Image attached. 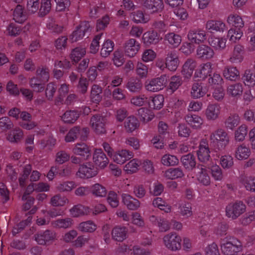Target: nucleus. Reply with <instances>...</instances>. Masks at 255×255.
Returning <instances> with one entry per match:
<instances>
[{
  "mask_svg": "<svg viewBox=\"0 0 255 255\" xmlns=\"http://www.w3.org/2000/svg\"><path fill=\"white\" fill-rule=\"evenodd\" d=\"M220 248L224 255H236L242 250L241 243L231 236H227L222 240Z\"/></svg>",
  "mask_w": 255,
  "mask_h": 255,
  "instance_id": "obj_1",
  "label": "nucleus"
},
{
  "mask_svg": "<svg viewBox=\"0 0 255 255\" xmlns=\"http://www.w3.org/2000/svg\"><path fill=\"white\" fill-rule=\"evenodd\" d=\"M37 78H33L30 81L31 87L36 92H41L44 90V84L47 82L49 78L48 69L42 67L37 70Z\"/></svg>",
  "mask_w": 255,
  "mask_h": 255,
  "instance_id": "obj_2",
  "label": "nucleus"
},
{
  "mask_svg": "<svg viewBox=\"0 0 255 255\" xmlns=\"http://www.w3.org/2000/svg\"><path fill=\"white\" fill-rule=\"evenodd\" d=\"M211 143L213 146L220 150L225 148L229 141V137L224 129L219 128L210 135Z\"/></svg>",
  "mask_w": 255,
  "mask_h": 255,
  "instance_id": "obj_3",
  "label": "nucleus"
},
{
  "mask_svg": "<svg viewBox=\"0 0 255 255\" xmlns=\"http://www.w3.org/2000/svg\"><path fill=\"white\" fill-rule=\"evenodd\" d=\"M168 77L165 75L147 80L145 83L146 90L151 92H157L163 90L167 85Z\"/></svg>",
  "mask_w": 255,
  "mask_h": 255,
  "instance_id": "obj_4",
  "label": "nucleus"
},
{
  "mask_svg": "<svg viewBox=\"0 0 255 255\" xmlns=\"http://www.w3.org/2000/svg\"><path fill=\"white\" fill-rule=\"evenodd\" d=\"M246 210V206L241 201L231 203L227 206L226 214L227 217L236 219L243 214Z\"/></svg>",
  "mask_w": 255,
  "mask_h": 255,
  "instance_id": "obj_5",
  "label": "nucleus"
},
{
  "mask_svg": "<svg viewBox=\"0 0 255 255\" xmlns=\"http://www.w3.org/2000/svg\"><path fill=\"white\" fill-rule=\"evenodd\" d=\"M164 246L169 250L177 251L181 248L182 239L176 233H170L165 235L163 239Z\"/></svg>",
  "mask_w": 255,
  "mask_h": 255,
  "instance_id": "obj_6",
  "label": "nucleus"
},
{
  "mask_svg": "<svg viewBox=\"0 0 255 255\" xmlns=\"http://www.w3.org/2000/svg\"><path fill=\"white\" fill-rule=\"evenodd\" d=\"M98 171L94 165L90 162L81 164L76 173V176L82 179H88L96 176Z\"/></svg>",
  "mask_w": 255,
  "mask_h": 255,
  "instance_id": "obj_7",
  "label": "nucleus"
},
{
  "mask_svg": "<svg viewBox=\"0 0 255 255\" xmlns=\"http://www.w3.org/2000/svg\"><path fill=\"white\" fill-rule=\"evenodd\" d=\"M90 25L88 22L84 21L77 26L75 29L69 36L71 42H75L82 39L86 33L90 31Z\"/></svg>",
  "mask_w": 255,
  "mask_h": 255,
  "instance_id": "obj_8",
  "label": "nucleus"
},
{
  "mask_svg": "<svg viewBox=\"0 0 255 255\" xmlns=\"http://www.w3.org/2000/svg\"><path fill=\"white\" fill-rule=\"evenodd\" d=\"M93 161L98 170L105 169L109 164V160L101 149H95L93 154Z\"/></svg>",
  "mask_w": 255,
  "mask_h": 255,
  "instance_id": "obj_9",
  "label": "nucleus"
},
{
  "mask_svg": "<svg viewBox=\"0 0 255 255\" xmlns=\"http://www.w3.org/2000/svg\"><path fill=\"white\" fill-rule=\"evenodd\" d=\"M221 107L217 103H209L204 111V116L208 121L217 120L221 115Z\"/></svg>",
  "mask_w": 255,
  "mask_h": 255,
  "instance_id": "obj_10",
  "label": "nucleus"
},
{
  "mask_svg": "<svg viewBox=\"0 0 255 255\" xmlns=\"http://www.w3.org/2000/svg\"><path fill=\"white\" fill-rule=\"evenodd\" d=\"M107 120L103 116L97 115L93 116L90 122V125L93 130L97 134L104 133L106 132L105 124Z\"/></svg>",
  "mask_w": 255,
  "mask_h": 255,
  "instance_id": "obj_11",
  "label": "nucleus"
},
{
  "mask_svg": "<svg viewBox=\"0 0 255 255\" xmlns=\"http://www.w3.org/2000/svg\"><path fill=\"white\" fill-rule=\"evenodd\" d=\"M140 48V44L134 38H129L125 43V53L128 57H134L139 51Z\"/></svg>",
  "mask_w": 255,
  "mask_h": 255,
  "instance_id": "obj_12",
  "label": "nucleus"
},
{
  "mask_svg": "<svg viewBox=\"0 0 255 255\" xmlns=\"http://www.w3.org/2000/svg\"><path fill=\"white\" fill-rule=\"evenodd\" d=\"M213 68V64L210 62L202 63L195 70L194 77L205 79L211 76Z\"/></svg>",
  "mask_w": 255,
  "mask_h": 255,
  "instance_id": "obj_13",
  "label": "nucleus"
},
{
  "mask_svg": "<svg viewBox=\"0 0 255 255\" xmlns=\"http://www.w3.org/2000/svg\"><path fill=\"white\" fill-rule=\"evenodd\" d=\"M195 178L199 183L208 186L210 184V177L206 168L204 166H198L195 169Z\"/></svg>",
  "mask_w": 255,
  "mask_h": 255,
  "instance_id": "obj_14",
  "label": "nucleus"
},
{
  "mask_svg": "<svg viewBox=\"0 0 255 255\" xmlns=\"http://www.w3.org/2000/svg\"><path fill=\"white\" fill-rule=\"evenodd\" d=\"M197 65V61L193 58H188L184 63L181 74L183 78L189 79L192 76L193 72L195 71V68Z\"/></svg>",
  "mask_w": 255,
  "mask_h": 255,
  "instance_id": "obj_15",
  "label": "nucleus"
},
{
  "mask_svg": "<svg viewBox=\"0 0 255 255\" xmlns=\"http://www.w3.org/2000/svg\"><path fill=\"white\" fill-rule=\"evenodd\" d=\"M197 155L198 160L202 162H206L210 158V150L209 148L207 141L203 139L201 141L199 149L197 151Z\"/></svg>",
  "mask_w": 255,
  "mask_h": 255,
  "instance_id": "obj_16",
  "label": "nucleus"
},
{
  "mask_svg": "<svg viewBox=\"0 0 255 255\" xmlns=\"http://www.w3.org/2000/svg\"><path fill=\"white\" fill-rule=\"evenodd\" d=\"M133 156L132 152L127 149H122L115 152L111 158L116 163L122 165Z\"/></svg>",
  "mask_w": 255,
  "mask_h": 255,
  "instance_id": "obj_17",
  "label": "nucleus"
},
{
  "mask_svg": "<svg viewBox=\"0 0 255 255\" xmlns=\"http://www.w3.org/2000/svg\"><path fill=\"white\" fill-rule=\"evenodd\" d=\"M187 38L188 40L192 43L200 44L206 39V33L202 29H192L189 31Z\"/></svg>",
  "mask_w": 255,
  "mask_h": 255,
  "instance_id": "obj_18",
  "label": "nucleus"
},
{
  "mask_svg": "<svg viewBox=\"0 0 255 255\" xmlns=\"http://www.w3.org/2000/svg\"><path fill=\"white\" fill-rule=\"evenodd\" d=\"M205 28L208 31L223 33L226 30L227 26L222 20L210 19L207 21Z\"/></svg>",
  "mask_w": 255,
  "mask_h": 255,
  "instance_id": "obj_19",
  "label": "nucleus"
},
{
  "mask_svg": "<svg viewBox=\"0 0 255 255\" xmlns=\"http://www.w3.org/2000/svg\"><path fill=\"white\" fill-rule=\"evenodd\" d=\"M74 154L80 156L84 159H87L91 156V150L88 145L84 142L77 143L72 149Z\"/></svg>",
  "mask_w": 255,
  "mask_h": 255,
  "instance_id": "obj_20",
  "label": "nucleus"
},
{
  "mask_svg": "<svg viewBox=\"0 0 255 255\" xmlns=\"http://www.w3.org/2000/svg\"><path fill=\"white\" fill-rule=\"evenodd\" d=\"M185 120L189 126L194 129L202 128L204 121L200 116L196 114H189L185 117Z\"/></svg>",
  "mask_w": 255,
  "mask_h": 255,
  "instance_id": "obj_21",
  "label": "nucleus"
},
{
  "mask_svg": "<svg viewBox=\"0 0 255 255\" xmlns=\"http://www.w3.org/2000/svg\"><path fill=\"white\" fill-rule=\"evenodd\" d=\"M208 89L203 83H195L193 84L190 94L193 99H200L204 97L208 92Z\"/></svg>",
  "mask_w": 255,
  "mask_h": 255,
  "instance_id": "obj_22",
  "label": "nucleus"
},
{
  "mask_svg": "<svg viewBox=\"0 0 255 255\" xmlns=\"http://www.w3.org/2000/svg\"><path fill=\"white\" fill-rule=\"evenodd\" d=\"M143 6L148 12H157L163 8L162 0H143Z\"/></svg>",
  "mask_w": 255,
  "mask_h": 255,
  "instance_id": "obj_23",
  "label": "nucleus"
},
{
  "mask_svg": "<svg viewBox=\"0 0 255 255\" xmlns=\"http://www.w3.org/2000/svg\"><path fill=\"white\" fill-rule=\"evenodd\" d=\"M159 34L154 31H149L145 32L142 37L143 44L147 46L157 44L160 40Z\"/></svg>",
  "mask_w": 255,
  "mask_h": 255,
  "instance_id": "obj_24",
  "label": "nucleus"
},
{
  "mask_svg": "<svg viewBox=\"0 0 255 255\" xmlns=\"http://www.w3.org/2000/svg\"><path fill=\"white\" fill-rule=\"evenodd\" d=\"M141 164L140 160L138 158H133L123 166V171L128 175L136 173L139 170Z\"/></svg>",
  "mask_w": 255,
  "mask_h": 255,
  "instance_id": "obj_25",
  "label": "nucleus"
},
{
  "mask_svg": "<svg viewBox=\"0 0 255 255\" xmlns=\"http://www.w3.org/2000/svg\"><path fill=\"white\" fill-rule=\"evenodd\" d=\"M197 57L203 60H209L214 56V50L206 45H200L196 50Z\"/></svg>",
  "mask_w": 255,
  "mask_h": 255,
  "instance_id": "obj_26",
  "label": "nucleus"
},
{
  "mask_svg": "<svg viewBox=\"0 0 255 255\" xmlns=\"http://www.w3.org/2000/svg\"><path fill=\"white\" fill-rule=\"evenodd\" d=\"M179 64L177 54L174 52H170L167 55L165 60L166 68L171 71H175Z\"/></svg>",
  "mask_w": 255,
  "mask_h": 255,
  "instance_id": "obj_27",
  "label": "nucleus"
},
{
  "mask_svg": "<svg viewBox=\"0 0 255 255\" xmlns=\"http://www.w3.org/2000/svg\"><path fill=\"white\" fill-rule=\"evenodd\" d=\"M209 44L216 50H223L226 46L227 39L224 37L212 36L208 39Z\"/></svg>",
  "mask_w": 255,
  "mask_h": 255,
  "instance_id": "obj_28",
  "label": "nucleus"
},
{
  "mask_svg": "<svg viewBox=\"0 0 255 255\" xmlns=\"http://www.w3.org/2000/svg\"><path fill=\"white\" fill-rule=\"evenodd\" d=\"M23 130L19 128H15L10 130L6 135V139L11 143H18L23 137Z\"/></svg>",
  "mask_w": 255,
  "mask_h": 255,
  "instance_id": "obj_29",
  "label": "nucleus"
},
{
  "mask_svg": "<svg viewBox=\"0 0 255 255\" xmlns=\"http://www.w3.org/2000/svg\"><path fill=\"white\" fill-rule=\"evenodd\" d=\"M149 220L151 224L157 226L161 232H166L170 229L168 222L163 218L152 215L149 217Z\"/></svg>",
  "mask_w": 255,
  "mask_h": 255,
  "instance_id": "obj_30",
  "label": "nucleus"
},
{
  "mask_svg": "<svg viewBox=\"0 0 255 255\" xmlns=\"http://www.w3.org/2000/svg\"><path fill=\"white\" fill-rule=\"evenodd\" d=\"M227 22L232 26L231 28H243L244 22L242 17L237 13H230L227 17Z\"/></svg>",
  "mask_w": 255,
  "mask_h": 255,
  "instance_id": "obj_31",
  "label": "nucleus"
},
{
  "mask_svg": "<svg viewBox=\"0 0 255 255\" xmlns=\"http://www.w3.org/2000/svg\"><path fill=\"white\" fill-rule=\"evenodd\" d=\"M63 214V211L59 210H53L50 211L49 213H45L43 211V214L44 215V218L39 217L36 220V223L38 225H44L48 224L50 222L51 218L56 217L58 216L62 215Z\"/></svg>",
  "mask_w": 255,
  "mask_h": 255,
  "instance_id": "obj_32",
  "label": "nucleus"
},
{
  "mask_svg": "<svg viewBox=\"0 0 255 255\" xmlns=\"http://www.w3.org/2000/svg\"><path fill=\"white\" fill-rule=\"evenodd\" d=\"M251 154V149L246 145L242 144L239 145L236 149L235 156L239 160L248 159Z\"/></svg>",
  "mask_w": 255,
  "mask_h": 255,
  "instance_id": "obj_33",
  "label": "nucleus"
},
{
  "mask_svg": "<svg viewBox=\"0 0 255 255\" xmlns=\"http://www.w3.org/2000/svg\"><path fill=\"white\" fill-rule=\"evenodd\" d=\"M243 92V86L242 84L238 83L232 84L228 86L227 89V94L233 98H239Z\"/></svg>",
  "mask_w": 255,
  "mask_h": 255,
  "instance_id": "obj_34",
  "label": "nucleus"
},
{
  "mask_svg": "<svg viewBox=\"0 0 255 255\" xmlns=\"http://www.w3.org/2000/svg\"><path fill=\"white\" fill-rule=\"evenodd\" d=\"M122 200L124 204L129 210H135L140 207V202L129 194H123L122 195Z\"/></svg>",
  "mask_w": 255,
  "mask_h": 255,
  "instance_id": "obj_35",
  "label": "nucleus"
},
{
  "mask_svg": "<svg viewBox=\"0 0 255 255\" xmlns=\"http://www.w3.org/2000/svg\"><path fill=\"white\" fill-rule=\"evenodd\" d=\"M224 77L230 81H235L240 78V72L236 67L227 66L225 68L223 72Z\"/></svg>",
  "mask_w": 255,
  "mask_h": 255,
  "instance_id": "obj_36",
  "label": "nucleus"
},
{
  "mask_svg": "<svg viewBox=\"0 0 255 255\" xmlns=\"http://www.w3.org/2000/svg\"><path fill=\"white\" fill-rule=\"evenodd\" d=\"M90 211L89 207L79 204L73 206L69 211L72 217L77 218L88 215Z\"/></svg>",
  "mask_w": 255,
  "mask_h": 255,
  "instance_id": "obj_37",
  "label": "nucleus"
},
{
  "mask_svg": "<svg viewBox=\"0 0 255 255\" xmlns=\"http://www.w3.org/2000/svg\"><path fill=\"white\" fill-rule=\"evenodd\" d=\"M124 125L127 132H132L139 128L140 123L135 117L131 116L126 119Z\"/></svg>",
  "mask_w": 255,
  "mask_h": 255,
  "instance_id": "obj_38",
  "label": "nucleus"
},
{
  "mask_svg": "<svg viewBox=\"0 0 255 255\" xmlns=\"http://www.w3.org/2000/svg\"><path fill=\"white\" fill-rule=\"evenodd\" d=\"M184 176V172L179 168H169L163 171V176L167 179L175 180Z\"/></svg>",
  "mask_w": 255,
  "mask_h": 255,
  "instance_id": "obj_39",
  "label": "nucleus"
},
{
  "mask_svg": "<svg viewBox=\"0 0 255 255\" xmlns=\"http://www.w3.org/2000/svg\"><path fill=\"white\" fill-rule=\"evenodd\" d=\"M127 233L128 230L126 228L117 226L112 230V238L117 241L122 242L127 238Z\"/></svg>",
  "mask_w": 255,
  "mask_h": 255,
  "instance_id": "obj_40",
  "label": "nucleus"
},
{
  "mask_svg": "<svg viewBox=\"0 0 255 255\" xmlns=\"http://www.w3.org/2000/svg\"><path fill=\"white\" fill-rule=\"evenodd\" d=\"M35 191V184H30L26 188L25 193L22 196L23 200H27V202L23 206L24 210H28L30 206L34 203V199L32 197H28L27 195L30 194L33 191Z\"/></svg>",
  "mask_w": 255,
  "mask_h": 255,
  "instance_id": "obj_41",
  "label": "nucleus"
},
{
  "mask_svg": "<svg viewBox=\"0 0 255 255\" xmlns=\"http://www.w3.org/2000/svg\"><path fill=\"white\" fill-rule=\"evenodd\" d=\"M165 40L173 48L179 46L182 41L181 36L174 32H169L165 35Z\"/></svg>",
  "mask_w": 255,
  "mask_h": 255,
  "instance_id": "obj_42",
  "label": "nucleus"
},
{
  "mask_svg": "<svg viewBox=\"0 0 255 255\" xmlns=\"http://www.w3.org/2000/svg\"><path fill=\"white\" fill-rule=\"evenodd\" d=\"M164 98L160 94L156 95L150 98L149 106L153 110H159L164 105Z\"/></svg>",
  "mask_w": 255,
  "mask_h": 255,
  "instance_id": "obj_43",
  "label": "nucleus"
},
{
  "mask_svg": "<svg viewBox=\"0 0 255 255\" xmlns=\"http://www.w3.org/2000/svg\"><path fill=\"white\" fill-rule=\"evenodd\" d=\"M212 177L216 181H221L223 178L222 170L216 163H211L208 165Z\"/></svg>",
  "mask_w": 255,
  "mask_h": 255,
  "instance_id": "obj_44",
  "label": "nucleus"
},
{
  "mask_svg": "<svg viewBox=\"0 0 255 255\" xmlns=\"http://www.w3.org/2000/svg\"><path fill=\"white\" fill-rule=\"evenodd\" d=\"M243 35L242 28H231L228 31L227 37L232 42L239 41Z\"/></svg>",
  "mask_w": 255,
  "mask_h": 255,
  "instance_id": "obj_45",
  "label": "nucleus"
},
{
  "mask_svg": "<svg viewBox=\"0 0 255 255\" xmlns=\"http://www.w3.org/2000/svg\"><path fill=\"white\" fill-rule=\"evenodd\" d=\"M114 43L110 39H106L102 45L100 55L103 57H107L113 51L114 47Z\"/></svg>",
  "mask_w": 255,
  "mask_h": 255,
  "instance_id": "obj_46",
  "label": "nucleus"
},
{
  "mask_svg": "<svg viewBox=\"0 0 255 255\" xmlns=\"http://www.w3.org/2000/svg\"><path fill=\"white\" fill-rule=\"evenodd\" d=\"M54 238V235L49 231H46L38 233L35 237V241L39 244L44 245Z\"/></svg>",
  "mask_w": 255,
  "mask_h": 255,
  "instance_id": "obj_47",
  "label": "nucleus"
},
{
  "mask_svg": "<svg viewBox=\"0 0 255 255\" xmlns=\"http://www.w3.org/2000/svg\"><path fill=\"white\" fill-rule=\"evenodd\" d=\"M138 115L140 120L144 123L149 122L154 117V115L151 111L144 108H140L138 110Z\"/></svg>",
  "mask_w": 255,
  "mask_h": 255,
  "instance_id": "obj_48",
  "label": "nucleus"
},
{
  "mask_svg": "<svg viewBox=\"0 0 255 255\" xmlns=\"http://www.w3.org/2000/svg\"><path fill=\"white\" fill-rule=\"evenodd\" d=\"M152 205L167 213H170L171 211V206L160 197H156L153 199Z\"/></svg>",
  "mask_w": 255,
  "mask_h": 255,
  "instance_id": "obj_49",
  "label": "nucleus"
},
{
  "mask_svg": "<svg viewBox=\"0 0 255 255\" xmlns=\"http://www.w3.org/2000/svg\"><path fill=\"white\" fill-rule=\"evenodd\" d=\"M13 19L17 22L22 23L27 18L25 12H24V8L21 5H17L14 10Z\"/></svg>",
  "mask_w": 255,
  "mask_h": 255,
  "instance_id": "obj_50",
  "label": "nucleus"
},
{
  "mask_svg": "<svg viewBox=\"0 0 255 255\" xmlns=\"http://www.w3.org/2000/svg\"><path fill=\"white\" fill-rule=\"evenodd\" d=\"M77 229L81 232L92 233L96 231L97 225L92 221H87L80 223Z\"/></svg>",
  "mask_w": 255,
  "mask_h": 255,
  "instance_id": "obj_51",
  "label": "nucleus"
},
{
  "mask_svg": "<svg viewBox=\"0 0 255 255\" xmlns=\"http://www.w3.org/2000/svg\"><path fill=\"white\" fill-rule=\"evenodd\" d=\"M242 79L246 86L253 87L255 85V73L251 70H246Z\"/></svg>",
  "mask_w": 255,
  "mask_h": 255,
  "instance_id": "obj_52",
  "label": "nucleus"
},
{
  "mask_svg": "<svg viewBox=\"0 0 255 255\" xmlns=\"http://www.w3.org/2000/svg\"><path fill=\"white\" fill-rule=\"evenodd\" d=\"M181 160L183 166L187 169H192L196 165V160L192 154H188L184 155Z\"/></svg>",
  "mask_w": 255,
  "mask_h": 255,
  "instance_id": "obj_53",
  "label": "nucleus"
},
{
  "mask_svg": "<svg viewBox=\"0 0 255 255\" xmlns=\"http://www.w3.org/2000/svg\"><path fill=\"white\" fill-rule=\"evenodd\" d=\"M90 192L98 197H103L107 195V190L103 185L96 183L93 185L90 188Z\"/></svg>",
  "mask_w": 255,
  "mask_h": 255,
  "instance_id": "obj_54",
  "label": "nucleus"
},
{
  "mask_svg": "<svg viewBox=\"0 0 255 255\" xmlns=\"http://www.w3.org/2000/svg\"><path fill=\"white\" fill-rule=\"evenodd\" d=\"M79 114L75 111H66L61 117V119L64 123H73L78 118Z\"/></svg>",
  "mask_w": 255,
  "mask_h": 255,
  "instance_id": "obj_55",
  "label": "nucleus"
},
{
  "mask_svg": "<svg viewBox=\"0 0 255 255\" xmlns=\"http://www.w3.org/2000/svg\"><path fill=\"white\" fill-rule=\"evenodd\" d=\"M112 61L114 65L117 67H121L125 61L124 54L121 50H116L113 55Z\"/></svg>",
  "mask_w": 255,
  "mask_h": 255,
  "instance_id": "obj_56",
  "label": "nucleus"
},
{
  "mask_svg": "<svg viewBox=\"0 0 255 255\" xmlns=\"http://www.w3.org/2000/svg\"><path fill=\"white\" fill-rule=\"evenodd\" d=\"M102 91L101 88L98 85H95L92 87L90 97L93 103L98 104L101 101Z\"/></svg>",
  "mask_w": 255,
  "mask_h": 255,
  "instance_id": "obj_57",
  "label": "nucleus"
},
{
  "mask_svg": "<svg viewBox=\"0 0 255 255\" xmlns=\"http://www.w3.org/2000/svg\"><path fill=\"white\" fill-rule=\"evenodd\" d=\"M161 162L164 166H174L178 163L179 160L175 155L166 154L162 157Z\"/></svg>",
  "mask_w": 255,
  "mask_h": 255,
  "instance_id": "obj_58",
  "label": "nucleus"
},
{
  "mask_svg": "<svg viewBox=\"0 0 255 255\" xmlns=\"http://www.w3.org/2000/svg\"><path fill=\"white\" fill-rule=\"evenodd\" d=\"M86 50L83 47H76L74 49L71 53V59L74 62H78L85 54Z\"/></svg>",
  "mask_w": 255,
  "mask_h": 255,
  "instance_id": "obj_59",
  "label": "nucleus"
},
{
  "mask_svg": "<svg viewBox=\"0 0 255 255\" xmlns=\"http://www.w3.org/2000/svg\"><path fill=\"white\" fill-rule=\"evenodd\" d=\"M130 17L135 23H146L148 20V17L145 16L141 11L137 10L131 13Z\"/></svg>",
  "mask_w": 255,
  "mask_h": 255,
  "instance_id": "obj_60",
  "label": "nucleus"
},
{
  "mask_svg": "<svg viewBox=\"0 0 255 255\" xmlns=\"http://www.w3.org/2000/svg\"><path fill=\"white\" fill-rule=\"evenodd\" d=\"M73 223V220L71 218H67L55 221L53 225L55 227L66 229L71 227Z\"/></svg>",
  "mask_w": 255,
  "mask_h": 255,
  "instance_id": "obj_61",
  "label": "nucleus"
},
{
  "mask_svg": "<svg viewBox=\"0 0 255 255\" xmlns=\"http://www.w3.org/2000/svg\"><path fill=\"white\" fill-rule=\"evenodd\" d=\"M141 87V82L138 79H130L127 85V89L131 92H138L140 90Z\"/></svg>",
  "mask_w": 255,
  "mask_h": 255,
  "instance_id": "obj_62",
  "label": "nucleus"
},
{
  "mask_svg": "<svg viewBox=\"0 0 255 255\" xmlns=\"http://www.w3.org/2000/svg\"><path fill=\"white\" fill-rule=\"evenodd\" d=\"M156 57V52L151 49L144 50L141 54V60L145 63L153 61Z\"/></svg>",
  "mask_w": 255,
  "mask_h": 255,
  "instance_id": "obj_63",
  "label": "nucleus"
},
{
  "mask_svg": "<svg viewBox=\"0 0 255 255\" xmlns=\"http://www.w3.org/2000/svg\"><path fill=\"white\" fill-rule=\"evenodd\" d=\"M205 255H220L218 245L212 243L208 245L204 249Z\"/></svg>",
  "mask_w": 255,
  "mask_h": 255,
  "instance_id": "obj_64",
  "label": "nucleus"
}]
</instances>
